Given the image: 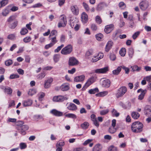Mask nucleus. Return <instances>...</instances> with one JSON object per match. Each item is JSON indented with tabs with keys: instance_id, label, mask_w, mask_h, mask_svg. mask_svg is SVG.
I'll return each mask as SVG.
<instances>
[{
	"instance_id": "nucleus-63",
	"label": "nucleus",
	"mask_w": 151,
	"mask_h": 151,
	"mask_svg": "<svg viewBox=\"0 0 151 151\" xmlns=\"http://www.w3.org/2000/svg\"><path fill=\"white\" fill-rule=\"evenodd\" d=\"M99 60V58L97 55L94 56H93L91 60L93 62H95Z\"/></svg>"
},
{
	"instance_id": "nucleus-32",
	"label": "nucleus",
	"mask_w": 151,
	"mask_h": 151,
	"mask_svg": "<svg viewBox=\"0 0 151 151\" xmlns=\"http://www.w3.org/2000/svg\"><path fill=\"white\" fill-rule=\"evenodd\" d=\"M65 116L69 118L76 119L77 118L76 116L73 114L68 113L65 115Z\"/></svg>"
},
{
	"instance_id": "nucleus-29",
	"label": "nucleus",
	"mask_w": 151,
	"mask_h": 151,
	"mask_svg": "<svg viewBox=\"0 0 151 151\" xmlns=\"http://www.w3.org/2000/svg\"><path fill=\"white\" fill-rule=\"evenodd\" d=\"M37 93V90L35 89H30L28 92V94L30 96H32Z\"/></svg>"
},
{
	"instance_id": "nucleus-4",
	"label": "nucleus",
	"mask_w": 151,
	"mask_h": 151,
	"mask_svg": "<svg viewBox=\"0 0 151 151\" xmlns=\"http://www.w3.org/2000/svg\"><path fill=\"white\" fill-rule=\"evenodd\" d=\"M73 50V47L70 44H69L63 48L61 51V53L64 55H67L70 53Z\"/></svg>"
},
{
	"instance_id": "nucleus-27",
	"label": "nucleus",
	"mask_w": 151,
	"mask_h": 151,
	"mask_svg": "<svg viewBox=\"0 0 151 151\" xmlns=\"http://www.w3.org/2000/svg\"><path fill=\"white\" fill-rule=\"evenodd\" d=\"M140 116L139 114L136 112H133L132 113V117L134 119H138Z\"/></svg>"
},
{
	"instance_id": "nucleus-60",
	"label": "nucleus",
	"mask_w": 151,
	"mask_h": 151,
	"mask_svg": "<svg viewBox=\"0 0 151 151\" xmlns=\"http://www.w3.org/2000/svg\"><path fill=\"white\" fill-rule=\"evenodd\" d=\"M15 19V17L14 16H10L7 19V21L9 22V23H11V22L14 20Z\"/></svg>"
},
{
	"instance_id": "nucleus-50",
	"label": "nucleus",
	"mask_w": 151,
	"mask_h": 151,
	"mask_svg": "<svg viewBox=\"0 0 151 151\" xmlns=\"http://www.w3.org/2000/svg\"><path fill=\"white\" fill-rule=\"evenodd\" d=\"M57 33V32L56 30H52L51 31L50 35L49 37H50H50H53L55 36H56V35Z\"/></svg>"
},
{
	"instance_id": "nucleus-44",
	"label": "nucleus",
	"mask_w": 151,
	"mask_h": 151,
	"mask_svg": "<svg viewBox=\"0 0 151 151\" xmlns=\"http://www.w3.org/2000/svg\"><path fill=\"white\" fill-rule=\"evenodd\" d=\"M65 143L64 141H59L57 143L56 145L59 147H63L65 145Z\"/></svg>"
},
{
	"instance_id": "nucleus-25",
	"label": "nucleus",
	"mask_w": 151,
	"mask_h": 151,
	"mask_svg": "<svg viewBox=\"0 0 151 151\" xmlns=\"http://www.w3.org/2000/svg\"><path fill=\"white\" fill-rule=\"evenodd\" d=\"M108 93V91H104L99 93L96 94L97 96L99 97H104Z\"/></svg>"
},
{
	"instance_id": "nucleus-40",
	"label": "nucleus",
	"mask_w": 151,
	"mask_h": 151,
	"mask_svg": "<svg viewBox=\"0 0 151 151\" xmlns=\"http://www.w3.org/2000/svg\"><path fill=\"white\" fill-rule=\"evenodd\" d=\"M108 131L110 133L113 134L116 132V129L115 127L111 126L109 128Z\"/></svg>"
},
{
	"instance_id": "nucleus-53",
	"label": "nucleus",
	"mask_w": 151,
	"mask_h": 151,
	"mask_svg": "<svg viewBox=\"0 0 151 151\" xmlns=\"http://www.w3.org/2000/svg\"><path fill=\"white\" fill-rule=\"evenodd\" d=\"M8 9H18L17 7L14 6V4H10L9 5L8 7Z\"/></svg>"
},
{
	"instance_id": "nucleus-2",
	"label": "nucleus",
	"mask_w": 151,
	"mask_h": 151,
	"mask_svg": "<svg viewBox=\"0 0 151 151\" xmlns=\"http://www.w3.org/2000/svg\"><path fill=\"white\" fill-rule=\"evenodd\" d=\"M97 77L96 75L92 76L89 78L87 81L84 86L82 88L83 90H85L91 85L95 82L96 80Z\"/></svg>"
},
{
	"instance_id": "nucleus-23",
	"label": "nucleus",
	"mask_w": 151,
	"mask_h": 151,
	"mask_svg": "<svg viewBox=\"0 0 151 151\" xmlns=\"http://www.w3.org/2000/svg\"><path fill=\"white\" fill-rule=\"evenodd\" d=\"M102 148V146L100 144H97L93 147V151H100L101 150Z\"/></svg>"
},
{
	"instance_id": "nucleus-56",
	"label": "nucleus",
	"mask_w": 151,
	"mask_h": 151,
	"mask_svg": "<svg viewBox=\"0 0 151 151\" xmlns=\"http://www.w3.org/2000/svg\"><path fill=\"white\" fill-rule=\"evenodd\" d=\"M12 61L11 59H9L5 61V65L7 66H9L12 63Z\"/></svg>"
},
{
	"instance_id": "nucleus-59",
	"label": "nucleus",
	"mask_w": 151,
	"mask_h": 151,
	"mask_svg": "<svg viewBox=\"0 0 151 151\" xmlns=\"http://www.w3.org/2000/svg\"><path fill=\"white\" fill-rule=\"evenodd\" d=\"M109 111V110L108 109L102 110L100 112V114L102 115H104L107 114Z\"/></svg>"
},
{
	"instance_id": "nucleus-1",
	"label": "nucleus",
	"mask_w": 151,
	"mask_h": 151,
	"mask_svg": "<svg viewBox=\"0 0 151 151\" xmlns=\"http://www.w3.org/2000/svg\"><path fill=\"white\" fill-rule=\"evenodd\" d=\"M143 127V125L141 122H135L132 123L131 129L134 133H139L142 131Z\"/></svg>"
},
{
	"instance_id": "nucleus-34",
	"label": "nucleus",
	"mask_w": 151,
	"mask_h": 151,
	"mask_svg": "<svg viewBox=\"0 0 151 151\" xmlns=\"http://www.w3.org/2000/svg\"><path fill=\"white\" fill-rule=\"evenodd\" d=\"M90 28L93 31H96L98 29L97 26L94 23H92L91 24Z\"/></svg>"
},
{
	"instance_id": "nucleus-9",
	"label": "nucleus",
	"mask_w": 151,
	"mask_h": 151,
	"mask_svg": "<svg viewBox=\"0 0 151 151\" xmlns=\"http://www.w3.org/2000/svg\"><path fill=\"white\" fill-rule=\"evenodd\" d=\"M149 6V2L146 0L142 1L139 4L140 8L142 9H147Z\"/></svg>"
},
{
	"instance_id": "nucleus-15",
	"label": "nucleus",
	"mask_w": 151,
	"mask_h": 151,
	"mask_svg": "<svg viewBox=\"0 0 151 151\" xmlns=\"http://www.w3.org/2000/svg\"><path fill=\"white\" fill-rule=\"evenodd\" d=\"M22 104L23 106L24 107L30 106L32 104V101L30 99H28L23 101Z\"/></svg>"
},
{
	"instance_id": "nucleus-58",
	"label": "nucleus",
	"mask_w": 151,
	"mask_h": 151,
	"mask_svg": "<svg viewBox=\"0 0 151 151\" xmlns=\"http://www.w3.org/2000/svg\"><path fill=\"white\" fill-rule=\"evenodd\" d=\"M140 32L139 31L135 32L132 35V37L134 40H135L139 35Z\"/></svg>"
},
{
	"instance_id": "nucleus-26",
	"label": "nucleus",
	"mask_w": 151,
	"mask_h": 151,
	"mask_svg": "<svg viewBox=\"0 0 151 151\" xmlns=\"http://www.w3.org/2000/svg\"><path fill=\"white\" fill-rule=\"evenodd\" d=\"M49 39L51 41V43L53 45L58 42L56 36L53 37H50V38L49 37Z\"/></svg>"
},
{
	"instance_id": "nucleus-30",
	"label": "nucleus",
	"mask_w": 151,
	"mask_h": 151,
	"mask_svg": "<svg viewBox=\"0 0 151 151\" xmlns=\"http://www.w3.org/2000/svg\"><path fill=\"white\" fill-rule=\"evenodd\" d=\"M131 68H132V71H137L138 72L141 69L140 67H138L137 65L132 66Z\"/></svg>"
},
{
	"instance_id": "nucleus-55",
	"label": "nucleus",
	"mask_w": 151,
	"mask_h": 151,
	"mask_svg": "<svg viewBox=\"0 0 151 151\" xmlns=\"http://www.w3.org/2000/svg\"><path fill=\"white\" fill-rule=\"evenodd\" d=\"M42 118V117L40 115H35L33 117V119L34 120L38 121V120Z\"/></svg>"
},
{
	"instance_id": "nucleus-39",
	"label": "nucleus",
	"mask_w": 151,
	"mask_h": 151,
	"mask_svg": "<svg viewBox=\"0 0 151 151\" xmlns=\"http://www.w3.org/2000/svg\"><path fill=\"white\" fill-rule=\"evenodd\" d=\"M108 151H118L117 148L115 146L112 145L109 147L108 149Z\"/></svg>"
},
{
	"instance_id": "nucleus-61",
	"label": "nucleus",
	"mask_w": 151,
	"mask_h": 151,
	"mask_svg": "<svg viewBox=\"0 0 151 151\" xmlns=\"http://www.w3.org/2000/svg\"><path fill=\"white\" fill-rule=\"evenodd\" d=\"M9 10H3L2 14L3 16H6L9 14Z\"/></svg>"
},
{
	"instance_id": "nucleus-52",
	"label": "nucleus",
	"mask_w": 151,
	"mask_h": 151,
	"mask_svg": "<svg viewBox=\"0 0 151 151\" xmlns=\"http://www.w3.org/2000/svg\"><path fill=\"white\" fill-rule=\"evenodd\" d=\"M7 38L10 40H14L16 39V36L15 34H11L7 36Z\"/></svg>"
},
{
	"instance_id": "nucleus-10",
	"label": "nucleus",
	"mask_w": 151,
	"mask_h": 151,
	"mask_svg": "<svg viewBox=\"0 0 151 151\" xmlns=\"http://www.w3.org/2000/svg\"><path fill=\"white\" fill-rule=\"evenodd\" d=\"M78 60L73 57L69 58L68 61V64L70 66H74L78 65Z\"/></svg>"
},
{
	"instance_id": "nucleus-33",
	"label": "nucleus",
	"mask_w": 151,
	"mask_h": 151,
	"mask_svg": "<svg viewBox=\"0 0 151 151\" xmlns=\"http://www.w3.org/2000/svg\"><path fill=\"white\" fill-rule=\"evenodd\" d=\"M112 116L116 117H118L119 115V113L117 112V111L114 109H112L111 111Z\"/></svg>"
},
{
	"instance_id": "nucleus-6",
	"label": "nucleus",
	"mask_w": 151,
	"mask_h": 151,
	"mask_svg": "<svg viewBox=\"0 0 151 151\" xmlns=\"http://www.w3.org/2000/svg\"><path fill=\"white\" fill-rule=\"evenodd\" d=\"M101 84L102 87L109 88L110 85V81L109 80L105 78H102L100 80Z\"/></svg>"
},
{
	"instance_id": "nucleus-11",
	"label": "nucleus",
	"mask_w": 151,
	"mask_h": 151,
	"mask_svg": "<svg viewBox=\"0 0 151 151\" xmlns=\"http://www.w3.org/2000/svg\"><path fill=\"white\" fill-rule=\"evenodd\" d=\"M109 70L108 67H106L103 68H99L96 69L94 72L96 73H105Z\"/></svg>"
},
{
	"instance_id": "nucleus-20",
	"label": "nucleus",
	"mask_w": 151,
	"mask_h": 151,
	"mask_svg": "<svg viewBox=\"0 0 151 151\" xmlns=\"http://www.w3.org/2000/svg\"><path fill=\"white\" fill-rule=\"evenodd\" d=\"M68 109L71 111H75L77 109V107L74 104L70 103L67 107Z\"/></svg>"
},
{
	"instance_id": "nucleus-57",
	"label": "nucleus",
	"mask_w": 151,
	"mask_h": 151,
	"mask_svg": "<svg viewBox=\"0 0 151 151\" xmlns=\"http://www.w3.org/2000/svg\"><path fill=\"white\" fill-rule=\"evenodd\" d=\"M64 46V45L62 44L60 46H58L57 48L55 49L54 52H58L61 50V49Z\"/></svg>"
},
{
	"instance_id": "nucleus-62",
	"label": "nucleus",
	"mask_w": 151,
	"mask_h": 151,
	"mask_svg": "<svg viewBox=\"0 0 151 151\" xmlns=\"http://www.w3.org/2000/svg\"><path fill=\"white\" fill-rule=\"evenodd\" d=\"M20 148L21 150L27 147L26 144L24 143H21L20 144Z\"/></svg>"
},
{
	"instance_id": "nucleus-38",
	"label": "nucleus",
	"mask_w": 151,
	"mask_h": 151,
	"mask_svg": "<svg viewBox=\"0 0 151 151\" xmlns=\"http://www.w3.org/2000/svg\"><path fill=\"white\" fill-rule=\"evenodd\" d=\"M126 50L125 48H122L119 51V53L120 55L122 57L124 56L126 54Z\"/></svg>"
},
{
	"instance_id": "nucleus-13",
	"label": "nucleus",
	"mask_w": 151,
	"mask_h": 151,
	"mask_svg": "<svg viewBox=\"0 0 151 151\" xmlns=\"http://www.w3.org/2000/svg\"><path fill=\"white\" fill-rule=\"evenodd\" d=\"M114 28V25L113 24L107 25L105 27L104 32L107 34L109 33Z\"/></svg>"
},
{
	"instance_id": "nucleus-49",
	"label": "nucleus",
	"mask_w": 151,
	"mask_h": 151,
	"mask_svg": "<svg viewBox=\"0 0 151 151\" xmlns=\"http://www.w3.org/2000/svg\"><path fill=\"white\" fill-rule=\"evenodd\" d=\"M96 22L98 24H100L101 23L102 20L100 17L99 16H97L95 18Z\"/></svg>"
},
{
	"instance_id": "nucleus-45",
	"label": "nucleus",
	"mask_w": 151,
	"mask_h": 151,
	"mask_svg": "<svg viewBox=\"0 0 151 151\" xmlns=\"http://www.w3.org/2000/svg\"><path fill=\"white\" fill-rule=\"evenodd\" d=\"M28 32L27 29L25 28H23L20 31V33L22 35H24L27 34Z\"/></svg>"
},
{
	"instance_id": "nucleus-19",
	"label": "nucleus",
	"mask_w": 151,
	"mask_h": 151,
	"mask_svg": "<svg viewBox=\"0 0 151 151\" xmlns=\"http://www.w3.org/2000/svg\"><path fill=\"white\" fill-rule=\"evenodd\" d=\"M113 44V42L111 41H109L107 43L105 47V51L108 52L111 48Z\"/></svg>"
},
{
	"instance_id": "nucleus-18",
	"label": "nucleus",
	"mask_w": 151,
	"mask_h": 151,
	"mask_svg": "<svg viewBox=\"0 0 151 151\" xmlns=\"http://www.w3.org/2000/svg\"><path fill=\"white\" fill-rule=\"evenodd\" d=\"M53 80L52 78H49L45 82L44 84V87L45 88H48L50 86V85Z\"/></svg>"
},
{
	"instance_id": "nucleus-36",
	"label": "nucleus",
	"mask_w": 151,
	"mask_h": 151,
	"mask_svg": "<svg viewBox=\"0 0 151 151\" xmlns=\"http://www.w3.org/2000/svg\"><path fill=\"white\" fill-rule=\"evenodd\" d=\"M18 22L17 21H15L12 23H9V27L11 29H14L17 25Z\"/></svg>"
},
{
	"instance_id": "nucleus-51",
	"label": "nucleus",
	"mask_w": 151,
	"mask_h": 151,
	"mask_svg": "<svg viewBox=\"0 0 151 151\" xmlns=\"http://www.w3.org/2000/svg\"><path fill=\"white\" fill-rule=\"evenodd\" d=\"M60 56L58 54L55 55L53 57L54 61L55 62H57L59 60Z\"/></svg>"
},
{
	"instance_id": "nucleus-47",
	"label": "nucleus",
	"mask_w": 151,
	"mask_h": 151,
	"mask_svg": "<svg viewBox=\"0 0 151 151\" xmlns=\"http://www.w3.org/2000/svg\"><path fill=\"white\" fill-rule=\"evenodd\" d=\"M103 35L101 33H99L96 35V39L98 41H101V39L103 37Z\"/></svg>"
},
{
	"instance_id": "nucleus-12",
	"label": "nucleus",
	"mask_w": 151,
	"mask_h": 151,
	"mask_svg": "<svg viewBox=\"0 0 151 151\" xmlns=\"http://www.w3.org/2000/svg\"><path fill=\"white\" fill-rule=\"evenodd\" d=\"M91 118L94 125L97 127L99 126V124L97 120L96 116L94 114H92L91 115Z\"/></svg>"
},
{
	"instance_id": "nucleus-22",
	"label": "nucleus",
	"mask_w": 151,
	"mask_h": 151,
	"mask_svg": "<svg viewBox=\"0 0 151 151\" xmlns=\"http://www.w3.org/2000/svg\"><path fill=\"white\" fill-rule=\"evenodd\" d=\"M122 68V66H119L117 68L112 71V73L114 75H118L121 72Z\"/></svg>"
},
{
	"instance_id": "nucleus-7",
	"label": "nucleus",
	"mask_w": 151,
	"mask_h": 151,
	"mask_svg": "<svg viewBox=\"0 0 151 151\" xmlns=\"http://www.w3.org/2000/svg\"><path fill=\"white\" fill-rule=\"evenodd\" d=\"M67 98L61 95L55 96L53 98V101L58 102H63L65 100H67Z\"/></svg>"
},
{
	"instance_id": "nucleus-24",
	"label": "nucleus",
	"mask_w": 151,
	"mask_h": 151,
	"mask_svg": "<svg viewBox=\"0 0 151 151\" xmlns=\"http://www.w3.org/2000/svg\"><path fill=\"white\" fill-rule=\"evenodd\" d=\"M78 21V20L77 19H73L70 20V24L71 27L72 28H73L75 25H77Z\"/></svg>"
},
{
	"instance_id": "nucleus-46",
	"label": "nucleus",
	"mask_w": 151,
	"mask_h": 151,
	"mask_svg": "<svg viewBox=\"0 0 151 151\" xmlns=\"http://www.w3.org/2000/svg\"><path fill=\"white\" fill-rule=\"evenodd\" d=\"M73 151H87V150L83 147H76L73 149Z\"/></svg>"
},
{
	"instance_id": "nucleus-3",
	"label": "nucleus",
	"mask_w": 151,
	"mask_h": 151,
	"mask_svg": "<svg viewBox=\"0 0 151 151\" xmlns=\"http://www.w3.org/2000/svg\"><path fill=\"white\" fill-rule=\"evenodd\" d=\"M127 88L125 86H123L120 87L117 90L116 94L117 98H118L122 97L127 92Z\"/></svg>"
},
{
	"instance_id": "nucleus-17",
	"label": "nucleus",
	"mask_w": 151,
	"mask_h": 151,
	"mask_svg": "<svg viewBox=\"0 0 151 151\" xmlns=\"http://www.w3.org/2000/svg\"><path fill=\"white\" fill-rule=\"evenodd\" d=\"M81 18L82 21L83 23H86L88 21V16L87 15L85 12L82 13Z\"/></svg>"
},
{
	"instance_id": "nucleus-64",
	"label": "nucleus",
	"mask_w": 151,
	"mask_h": 151,
	"mask_svg": "<svg viewBox=\"0 0 151 151\" xmlns=\"http://www.w3.org/2000/svg\"><path fill=\"white\" fill-rule=\"evenodd\" d=\"M8 2V0H2L1 2V5L2 6H4L7 4Z\"/></svg>"
},
{
	"instance_id": "nucleus-48",
	"label": "nucleus",
	"mask_w": 151,
	"mask_h": 151,
	"mask_svg": "<svg viewBox=\"0 0 151 151\" xmlns=\"http://www.w3.org/2000/svg\"><path fill=\"white\" fill-rule=\"evenodd\" d=\"M146 92V91H142V92L141 93V94L139 95L138 96V99L140 100H142L145 95Z\"/></svg>"
},
{
	"instance_id": "nucleus-35",
	"label": "nucleus",
	"mask_w": 151,
	"mask_h": 151,
	"mask_svg": "<svg viewBox=\"0 0 151 151\" xmlns=\"http://www.w3.org/2000/svg\"><path fill=\"white\" fill-rule=\"evenodd\" d=\"M46 75L45 73L44 72L40 73L37 76V79L41 80L44 78Z\"/></svg>"
},
{
	"instance_id": "nucleus-41",
	"label": "nucleus",
	"mask_w": 151,
	"mask_h": 151,
	"mask_svg": "<svg viewBox=\"0 0 151 151\" xmlns=\"http://www.w3.org/2000/svg\"><path fill=\"white\" fill-rule=\"evenodd\" d=\"M89 125V124L87 122H85L81 125V127L83 129H86L88 128Z\"/></svg>"
},
{
	"instance_id": "nucleus-28",
	"label": "nucleus",
	"mask_w": 151,
	"mask_h": 151,
	"mask_svg": "<svg viewBox=\"0 0 151 151\" xmlns=\"http://www.w3.org/2000/svg\"><path fill=\"white\" fill-rule=\"evenodd\" d=\"M99 91L98 88H96L93 89H90L88 92L90 94H94Z\"/></svg>"
},
{
	"instance_id": "nucleus-8",
	"label": "nucleus",
	"mask_w": 151,
	"mask_h": 151,
	"mask_svg": "<svg viewBox=\"0 0 151 151\" xmlns=\"http://www.w3.org/2000/svg\"><path fill=\"white\" fill-rule=\"evenodd\" d=\"M29 128L28 125H24L20 126L18 129L19 130V132L22 134L24 135L26 134V131Z\"/></svg>"
},
{
	"instance_id": "nucleus-16",
	"label": "nucleus",
	"mask_w": 151,
	"mask_h": 151,
	"mask_svg": "<svg viewBox=\"0 0 151 151\" xmlns=\"http://www.w3.org/2000/svg\"><path fill=\"white\" fill-rule=\"evenodd\" d=\"M85 76L83 75L75 77L74 81L76 82H80L83 81L85 79Z\"/></svg>"
},
{
	"instance_id": "nucleus-43",
	"label": "nucleus",
	"mask_w": 151,
	"mask_h": 151,
	"mask_svg": "<svg viewBox=\"0 0 151 151\" xmlns=\"http://www.w3.org/2000/svg\"><path fill=\"white\" fill-rule=\"evenodd\" d=\"M93 50L92 49L89 50L86 53V55L87 56H89L93 55Z\"/></svg>"
},
{
	"instance_id": "nucleus-42",
	"label": "nucleus",
	"mask_w": 151,
	"mask_h": 151,
	"mask_svg": "<svg viewBox=\"0 0 151 151\" xmlns=\"http://www.w3.org/2000/svg\"><path fill=\"white\" fill-rule=\"evenodd\" d=\"M45 96V94L43 92H41L39 93L38 96L39 101H42Z\"/></svg>"
},
{
	"instance_id": "nucleus-54",
	"label": "nucleus",
	"mask_w": 151,
	"mask_h": 151,
	"mask_svg": "<svg viewBox=\"0 0 151 151\" xmlns=\"http://www.w3.org/2000/svg\"><path fill=\"white\" fill-rule=\"evenodd\" d=\"M31 40V38L30 37L27 36L23 39V41L25 43H28Z\"/></svg>"
},
{
	"instance_id": "nucleus-5",
	"label": "nucleus",
	"mask_w": 151,
	"mask_h": 151,
	"mask_svg": "<svg viewBox=\"0 0 151 151\" xmlns=\"http://www.w3.org/2000/svg\"><path fill=\"white\" fill-rule=\"evenodd\" d=\"M67 24L66 17L64 15H61L60 17V21L58 24L59 28L64 27Z\"/></svg>"
},
{
	"instance_id": "nucleus-14",
	"label": "nucleus",
	"mask_w": 151,
	"mask_h": 151,
	"mask_svg": "<svg viewBox=\"0 0 151 151\" xmlns=\"http://www.w3.org/2000/svg\"><path fill=\"white\" fill-rule=\"evenodd\" d=\"M50 113L53 115L57 116H60L63 115V113L55 109H53L50 111Z\"/></svg>"
},
{
	"instance_id": "nucleus-37",
	"label": "nucleus",
	"mask_w": 151,
	"mask_h": 151,
	"mask_svg": "<svg viewBox=\"0 0 151 151\" xmlns=\"http://www.w3.org/2000/svg\"><path fill=\"white\" fill-rule=\"evenodd\" d=\"M4 90L5 92L8 94H11L12 92V89L9 87L4 88Z\"/></svg>"
},
{
	"instance_id": "nucleus-21",
	"label": "nucleus",
	"mask_w": 151,
	"mask_h": 151,
	"mask_svg": "<svg viewBox=\"0 0 151 151\" xmlns=\"http://www.w3.org/2000/svg\"><path fill=\"white\" fill-rule=\"evenodd\" d=\"M60 88L62 91H65L69 89V86L68 84L67 83H64L61 86Z\"/></svg>"
},
{
	"instance_id": "nucleus-31",
	"label": "nucleus",
	"mask_w": 151,
	"mask_h": 151,
	"mask_svg": "<svg viewBox=\"0 0 151 151\" xmlns=\"http://www.w3.org/2000/svg\"><path fill=\"white\" fill-rule=\"evenodd\" d=\"M128 54L129 57L130 58H132L134 54V50L133 48L130 47L129 49Z\"/></svg>"
}]
</instances>
